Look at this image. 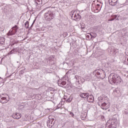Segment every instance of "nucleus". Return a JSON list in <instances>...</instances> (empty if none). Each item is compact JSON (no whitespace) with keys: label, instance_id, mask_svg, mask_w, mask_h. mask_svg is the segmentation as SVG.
Instances as JSON below:
<instances>
[{"label":"nucleus","instance_id":"obj_39","mask_svg":"<svg viewBox=\"0 0 128 128\" xmlns=\"http://www.w3.org/2000/svg\"><path fill=\"white\" fill-rule=\"evenodd\" d=\"M127 60H128V58H127Z\"/></svg>","mask_w":128,"mask_h":128},{"label":"nucleus","instance_id":"obj_40","mask_svg":"<svg viewBox=\"0 0 128 128\" xmlns=\"http://www.w3.org/2000/svg\"><path fill=\"white\" fill-rule=\"evenodd\" d=\"M106 2L105 1V4Z\"/></svg>","mask_w":128,"mask_h":128},{"label":"nucleus","instance_id":"obj_10","mask_svg":"<svg viewBox=\"0 0 128 128\" xmlns=\"http://www.w3.org/2000/svg\"><path fill=\"white\" fill-rule=\"evenodd\" d=\"M12 116L16 120H18V118H22V114L20 113H14L12 114Z\"/></svg>","mask_w":128,"mask_h":128},{"label":"nucleus","instance_id":"obj_1","mask_svg":"<svg viewBox=\"0 0 128 128\" xmlns=\"http://www.w3.org/2000/svg\"><path fill=\"white\" fill-rule=\"evenodd\" d=\"M98 102H100L101 104V108L104 110H106L108 108H110V100L108 98V96H106V95L103 94L101 96L98 98Z\"/></svg>","mask_w":128,"mask_h":128},{"label":"nucleus","instance_id":"obj_31","mask_svg":"<svg viewBox=\"0 0 128 128\" xmlns=\"http://www.w3.org/2000/svg\"><path fill=\"white\" fill-rule=\"evenodd\" d=\"M50 124H54V122H52V121H50Z\"/></svg>","mask_w":128,"mask_h":128},{"label":"nucleus","instance_id":"obj_18","mask_svg":"<svg viewBox=\"0 0 128 128\" xmlns=\"http://www.w3.org/2000/svg\"><path fill=\"white\" fill-rule=\"evenodd\" d=\"M72 96H70L66 100V102H71L72 100Z\"/></svg>","mask_w":128,"mask_h":128},{"label":"nucleus","instance_id":"obj_6","mask_svg":"<svg viewBox=\"0 0 128 128\" xmlns=\"http://www.w3.org/2000/svg\"><path fill=\"white\" fill-rule=\"evenodd\" d=\"M70 15L72 20H76V22H79V20H80V18H82V16L80 15V14L76 13V10L72 11L70 12Z\"/></svg>","mask_w":128,"mask_h":128},{"label":"nucleus","instance_id":"obj_2","mask_svg":"<svg viewBox=\"0 0 128 128\" xmlns=\"http://www.w3.org/2000/svg\"><path fill=\"white\" fill-rule=\"evenodd\" d=\"M48 8H50L49 7L44 8L42 11H41V12H45L44 14V18L46 20L50 22L52 20H54V13L48 10Z\"/></svg>","mask_w":128,"mask_h":128},{"label":"nucleus","instance_id":"obj_32","mask_svg":"<svg viewBox=\"0 0 128 128\" xmlns=\"http://www.w3.org/2000/svg\"><path fill=\"white\" fill-rule=\"evenodd\" d=\"M10 76H12V74H10V76H8V78H10Z\"/></svg>","mask_w":128,"mask_h":128},{"label":"nucleus","instance_id":"obj_24","mask_svg":"<svg viewBox=\"0 0 128 128\" xmlns=\"http://www.w3.org/2000/svg\"><path fill=\"white\" fill-rule=\"evenodd\" d=\"M34 22H36V20H34L32 24L31 25L30 28H32V26H34Z\"/></svg>","mask_w":128,"mask_h":128},{"label":"nucleus","instance_id":"obj_14","mask_svg":"<svg viewBox=\"0 0 128 128\" xmlns=\"http://www.w3.org/2000/svg\"><path fill=\"white\" fill-rule=\"evenodd\" d=\"M54 122H53V124L50 123V120H48L47 121V126L48 128H51L54 126Z\"/></svg>","mask_w":128,"mask_h":128},{"label":"nucleus","instance_id":"obj_33","mask_svg":"<svg viewBox=\"0 0 128 128\" xmlns=\"http://www.w3.org/2000/svg\"><path fill=\"white\" fill-rule=\"evenodd\" d=\"M90 35L91 36H92V34H90Z\"/></svg>","mask_w":128,"mask_h":128},{"label":"nucleus","instance_id":"obj_22","mask_svg":"<svg viewBox=\"0 0 128 128\" xmlns=\"http://www.w3.org/2000/svg\"><path fill=\"white\" fill-rule=\"evenodd\" d=\"M74 78L76 80H80V76L78 75L75 76Z\"/></svg>","mask_w":128,"mask_h":128},{"label":"nucleus","instance_id":"obj_27","mask_svg":"<svg viewBox=\"0 0 128 128\" xmlns=\"http://www.w3.org/2000/svg\"><path fill=\"white\" fill-rule=\"evenodd\" d=\"M16 50V48L13 49L10 52V54H13V52H14Z\"/></svg>","mask_w":128,"mask_h":128},{"label":"nucleus","instance_id":"obj_38","mask_svg":"<svg viewBox=\"0 0 128 128\" xmlns=\"http://www.w3.org/2000/svg\"><path fill=\"white\" fill-rule=\"evenodd\" d=\"M98 105H99V106H100V103L98 104Z\"/></svg>","mask_w":128,"mask_h":128},{"label":"nucleus","instance_id":"obj_4","mask_svg":"<svg viewBox=\"0 0 128 128\" xmlns=\"http://www.w3.org/2000/svg\"><path fill=\"white\" fill-rule=\"evenodd\" d=\"M93 74L97 78H100V80H104V78H106V72L102 69H98L95 70L93 72Z\"/></svg>","mask_w":128,"mask_h":128},{"label":"nucleus","instance_id":"obj_34","mask_svg":"<svg viewBox=\"0 0 128 128\" xmlns=\"http://www.w3.org/2000/svg\"><path fill=\"white\" fill-rule=\"evenodd\" d=\"M68 74V72L66 74Z\"/></svg>","mask_w":128,"mask_h":128},{"label":"nucleus","instance_id":"obj_5","mask_svg":"<svg viewBox=\"0 0 128 128\" xmlns=\"http://www.w3.org/2000/svg\"><path fill=\"white\" fill-rule=\"evenodd\" d=\"M116 120L114 118L110 119L106 123L105 128H116Z\"/></svg>","mask_w":128,"mask_h":128},{"label":"nucleus","instance_id":"obj_12","mask_svg":"<svg viewBox=\"0 0 128 128\" xmlns=\"http://www.w3.org/2000/svg\"><path fill=\"white\" fill-rule=\"evenodd\" d=\"M106 2H109V4L110 6H116V4H118V1H116V0H107Z\"/></svg>","mask_w":128,"mask_h":128},{"label":"nucleus","instance_id":"obj_16","mask_svg":"<svg viewBox=\"0 0 128 128\" xmlns=\"http://www.w3.org/2000/svg\"><path fill=\"white\" fill-rule=\"evenodd\" d=\"M48 120H50V122H56V117L52 116H48Z\"/></svg>","mask_w":128,"mask_h":128},{"label":"nucleus","instance_id":"obj_35","mask_svg":"<svg viewBox=\"0 0 128 128\" xmlns=\"http://www.w3.org/2000/svg\"><path fill=\"white\" fill-rule=\"evenodd\" d=\"M61 2H64V1H62Z\"/></svg>","mask_w":128,"mask_h":128},{"label":"nucleus","instance_id":"obj_8","mask_svg":"<svg viewBox=\"0 0 128 128\" xmlns=\"http://www.w3.org/2000/svg\"><path fill=\"white\" fill-rule=\"evenodd\" d=\"M8 100H10L8 96H4V94L2 96L0 95V102H1V104H6V102H8Z\"/></svg>","mask_w":128,"mask_h":128},{"label":"nucleus","instance_id":"obj_26","mask_svg":"<svg viewBox=\"0 0 128 128\" xmlns=\"http://www.w3.org/2000/svg\"><path fill=\"white\" fill-rule=\"evenodd\" d=\"M48 61L50 62V60H52V58L50 57L48 58Z\"/></svg>","mask_w":128,"mask_h":128},{"label":"nucleus","instance_id":"obj_36","mask_svg":"<svg viewBox=\"0 0 128 128\" xmlns=\"http://www.w3.org/2000/svg\"><path fill=\"white\" fill-rule=\"evenodd\" d=\"M66 88H68V86H66Z\"/></svg>","mask_w":128,"mask_h":128},{"label":"nucleus","instance_id":"obj_11","mask_svg":"<svg viewBox=\"0 0 128 128\" xmlns=\"http://www.w3.org/2000/svg\"><path fill=\"white\" fill-rule=\"evenodd\" d=\"M94 96L92 95H88L87 97V100L89 102H94Z\"/></svg>","mask_w":128,"mask_h":128},{"label":"nucleus","instance_id":"obj_9","mask_svg":"<svg viewBox=\"0 0 128 128\" xmlns=\"http://www.w3.org/2000/svg\"><path fill=\"white\" fill-rule=\"evenodd\" d=\"M2 10L4 14H6V12H12V8H10V6L6 5L2 8Z\"/></svg>","mask_w":128,"mask_h":128},{"label":"nucleus","instance_id":"obj_15","mask_svg":"<svg viewBox=\"0 0 128 128\" xmlns=\"http://www.w3.org/2000/svg\"><path fill=\"white\" fill-rule=\"evenodd\" d=\"M88 93H80V98H88Z\"/></svg>","mask_w":128,"mask_h":128},{"label":"nucleus","instance_id":"obj_25","mask_svg":"<svg viewBox=\"0 0 128 128\" xmlns=\"http://www.w3.org/2000/svg\"><path fill=\"white\" fill-rule=\"evenodd\" d=\"M0 40H2V42H4V40H6V39H4V38H0V41L1 42Z\"/></svg>","mask_w":128,"mask_h":128},{"label":"nucleus","instance_id":"obj_13","mask_svg":"<svg viewBox=\"0 0 128 128\" xmlns=\"http://www.w3.org/2000/svg\"><path fill=\"white\" fill-rule=\"evenodd\" d=\"M66 82L64 80H60L58 82V85L60 86H66Z\"/></svg>","mask_w":128,"mask_h":128},{"label":"nucleus","instance_id":"obj_29","mask_svg":"<svg viewBox=\"0 0 128 128\" xmlns=\"http://www.w3.org/2000/svg\"><path fill=\"white\" fill-rule=\"evenodd\" d=\"M114 18H114V20H116V18H118V16L117 15H114Z\"/></svg>","mask_w":128,"mask_h":128},{"label":"nucleus","instance_id":"obj_19","mask_svg":"<svg viewBox=\"0 0 128 128\" xmlns=\"http://www.w3.org/2000/svg\"><path fill=\"white\" fill-rule=\"evenodd\" d=\"M24 26L26 28H30V22L28 21H26L24 24Z\"/></svg>","mask_w":128,"mask_h":128},{"label":"nucleus","instance_id":"obj_3","mask_svg":"<svg viewBox=\"0 0 128 128\" xmlns=\"http://www.w3.org/2000/svg\"><path fill=\"white\" fill-rule=\"evenodd\" d=\"M108 80L110 84H120L122 82V78H120L118 74L114 73L109 75Z\"/></svg>","mask_w":128,"mask_h":128},{"label":"nucleus","instance_id":"obj_30","mask_svg":"<svg viewBox=\"0 0 128 128\" xmlns=\"http://www.w3.org/2000/svg\"><path fill=\"white\" fill-rule=\"evenodd\" d=\"M97 6H100V4H97Z\"/></svg>","mask_w":128,"mask_h":128},{"label":"nucleus","instance_id":"obj_21","mask_svg":"<svg viewBox=\"0 0 128 128\" xmlns=\"http://www.w3.org/2000/svg\"><path fill=\"white\" fill-rule=\"evenodd\" d=\"M100 118L103 122H104V120H106V118H104V116H101Z\"/></svg>","mask_w":128,"mask_h":128},{"label":"nucleus","instance_id":"obj_37","mask_svg":"<svg viewBox=\"0 0 128 128\" xmlns=\"http://www.w3.org/2000/svg\"><path fill=\"white\" fill-rule=\"evenodd\" d=\"M64 100H66V98H64Z\"/></svg>","mask_w":128,"mask_h":128},{"label":"nucleus","instance_id":"obj_23","mask_svg":"<svg viewBox=\"0 0 128 128\" xmlns=\"http://www.w3.org/2000/svg\"><path fill=\"white\" fill-rule=\"evenodd\" d=\"M70 114L72 118H74V112H70Z\"/></svg>","mask_w":128,"mask_h":128},{"label":"nucleus","instance_id":"obj_20","mask_svg":"<svg viewBox=\"0 0 128 128\" xmlns=\"http://www.w3.org/2000/svg\"><path fill=\"white\" fill-rule=\"evenodd\" d=\"M63 80H67V82H68V76L66 75L63 77Z\"/></svg>","mask_w":128,"mask_h":128},{"label":"nucleus","instance_id":"obj_28","mask_svg":"<svg viewBox=\"0 0 128 128\" xmlns=\"http://www.w3.org/2000/svg\"><path fill=\"white\" fill-rule=\"evenodd\" d=\"M108 20V22H112V20H114V18L109 19Z\"/></svg>","mask_w":128,"mask_h":128},{"label":"nucleus","instance_id":"obj_17","mask_svg":"<svg viewBox=\"0 0 128 128\" xmlns=\"http://www.w3.org/2000/svg\"><path fill=\"white\" fill-rule=\"evenodd\" d=\"M34 2L36 4H38V6H42V0H36L34 1Z\"/></svg>","mask_w":128,"mask_h":128},{"label":"nucleus","instance_id":"obj_7","mask_svg":"<svg viewBox=\"0 0 128 128\" xmlns=\"http://www.w3.org/2000/svg\"><path fill=\"white\" fill-rule=\"evenodd\" d=\"M18 26L15 25L14 27L12 28L11 30H10L8 32L7 34V36H14L18 32Z\"/></svg>","mask_w":128,"mask_h":128}]
</instances>
